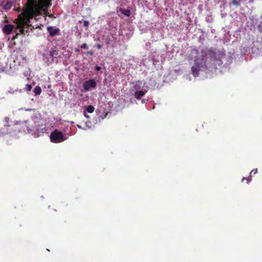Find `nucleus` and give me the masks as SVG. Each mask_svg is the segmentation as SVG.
<instances>
[{
	"mask_svg": "<svg viewBox=\"0 0 262 262\" xmlns=\"http://www.w3.org/2000/svg\"><path fill=\"white\" fill-rule=\"evenodd\" d=\"M27 4V8L15 20L16 35L28 32V31L25 29L32 26L31 20L33 19L37 20L42 13L46 12L51 5L50 0H38L37 3L31 0L28 1Z\"/></svg>",
	"mask_w": 262,
	"mask_h": 262,
	"instance_id": "1",
	"label": "nucleus"
},
{
	"mask_svg": "<svg viewBox=\"0 0 262 262\" xmlns=\"http://www.w3.org/2000/svg\"><path fill=\"white\" fill-rule=\"evenodd\" d=\"M29 111L31 115V121L21 122L19 125L23 127V130L31 134L34 137L42 136L46 131V127L42 123V120L40 114L35 109H25Z\"/></svg>",
	"mask_w": 262,
	"mask_h": 262,
	"instance_id": "2",
	"label": "nucleus"
},
{
	"mask_svg": "<svg viewBox=\"0 0 262 262\" xmlns=\"http://www.w3.org/2000/svg\"><path fill=\"white\" fill-rule=\"evenodd\" d=\"M207 57L202 52L199 54L195 58L194 64L191 67V72L194 77L199 75L200 71L206 69V61Z\"/></svg>",
	"mask_w": 262,
	"mask_h": 262,
	"instance_id": "3",
	"label": "nucleus"
},
{
	"mask_svg": "<svg viewBox=\"0 0 262 262\" xmlns=\"http://www.w3.org/2000/svg\"><path fill=\"white\" fill-rule=\"evenodd\" d=\"M18 124L14 123L9 118L5 117L4 118V127L0 130V137L6 135L8 133L12 135H14L12 130H15L17 129Z\"/></svg>",
	"mask_w": 262,
	"mask_h": 262,
	"instance_id": "4",
	"label": "nucleus"
},
{
	"mask_svg": "<svg viewBox=\"0 0 262 262\" xmlns=\"http://www.w3.org/2000/svg\"><path fill=\"white\" fill-rule=\"evenodd\" d=\"M68 139V137L64 136L61 132L57 129L55 130L50 135V140L54 143H60Z\"/></svg>",
	"mask_w": 262,
	"mask_h": 262,
	"instance_id": "5",
	"label": "nucleus"
},
{
	"mask_svg": "<svg viewBox=\"0 0 262 262\" xmlns=\"http://www.w3.org/2000/svg\"><path fill=\"white\" fill-rule=\"evenodd\" d=\"M145 86V83L143 82L142 81H137L132 83V86L130 89L131 92H136L138 91H140L143 90V88Z\"/></svg>",
	"mask_w": 262,
	"mask_h": 262,
	"instance_id": "6",
	"label": "nucleus"
},
{
	"mask_svg": "<svg viewBox=\"0 0 262 262\" xmlns=\"http://www.w3.org/2000/svg\"><path fill=\"white\" fill-rule=\"evenodd\" d=\"M96 86V83L94 79H90L85 81L83 84V86L85 91H88L91 89L95 88Z\"/></svg>",
	"mask_w": 262,
	"mask_h": 262,
	"instance_id": "7",
	"label": "nucleus"
},
{
	"mask_svg": "<svg viewBox=\"0 0 262 262\" xmlns=\"http://www.w3.org/2000/svg\"><path fill=\"white\" fill-rule=\"evenodd\" d=\"M0 6L6 10H8L12 6V3L9 0H3L0 4Z\"/></svg>",
	"mask_w": 262,
	"mask_h": 262,
	"instance_id": "8",
	"label": "nucleus"
},
{
	"mask_svg": "<svg viewBox=\"0 0 262 262\" xmlns=\"http://www.w3.org/2000/svg\"><path fill=\"white\" fill-rule=\"evenodd\" d=\"M53 53L51 51L48 52L47 54L43 56V60L49 64L53 60Z\"/></svg>",
	"mask_w": 262,
	"mask_h": 262,
	"instance_id": "9",
	"label": "nucleus"
},
{
	"mask_svg": "<svg viewBox=\"0 0 262 262\" xmlns=\"http://www.w3.org/2000/svg\"><path fill=\"white\" fill-rule=\"evenodd\" d=\"M13 29V26L12 25L7 24L5 25L3 30L5 33L7 34H9L11 33Z\"/></svg>",
	"mask_w": 262,
	"mask_h": 262,
	"instance_id": "10",
	"label": "nucleus"
},
{
	"mask_svg": "<svg viewBox=\"0 0 262 262\" xmlns=\"http://www.w3.org/2000/svg\"><path fill=\"white\" fill-rule=\"evenodd\" d=\"M47 30L51 36H54L59 33V30L53 27H48Z\"/></svg>",
	"mask_w": 262,
	"mask_h": 262,
	"instance_id": "11",
	"label": "nucleus"
},
{
	"mask_svg": "<svg viewBox=\"0 0 262 262\" xmlns=\"http://www.w3.org/2000/svg\"><path fill=\"white\" fill-rule=\"evenodd\" d=\"M146 91L141 90L134 92V96L137 99H139L141 97L143 96L146 93Z\"/></svg>",
	"mask_w": 262,
	"mask_h": 262,
	"instance_id": "12",
	"label": "nucleus"
},
{
	"mask_svg": "<svg viewBox=\"0 0 262 262\" xmlns=\"http://www.w3.org/2000/svg\"><path fill=\"white\" fill-rule=\"evenodd\" d=\"M85 112L92 113L94 111V107L91 105H88L85 109Z\"/></svg>",
	"mask_w": 262,
	"mask_h": 262,
	"instance_id": "13",
	"label": "nucleus"
},
{
	"mask_svg": "<svg viewBox=\"0 0 262 262\" xmlns=\"http://www.w3.org/2000/svg\"><path fill=\"white\" fill-rule=\"evenodd\" d=\"M41 92V88L39 86H36L34 88V93L35 95H40Z\"/></svg>",
	"mask_w": 262,
	"mask_h": 262,
	"instance_id": "14",
	"label": "nucleus"
},
{
	"mask_svg": "<svg viewBox=\"0 0 262 262\" xmlns=\"http://www.w3.org/2000/svg\"><path fill=\"white\" fill-rule=\"evenodd\" d=\"M242 0H232V4L237 7L240 5V2Z\"/></svg>",
	"mask_w": 262,
	"mask_h": 262,
	"instance_id": "15",
	"label": "nucleus"
},
{
	"mask_svg": "<svg viewBox=\"0 0 262 262\" xmlns=\"http://www.w3.org/2000/svg\"><path fill=\"white\" fill-rule=\"evenodd\" d=\"M32 89V86L31 85L29 84H26V89L28 91H30Z\"/></svg>",
	"mask_w": 262,
	"mask_h": 262,
	"instance_id": "16",
	"label": "nucleus"
},
{
	"mask_svg": "<svg viewBox=\"0 0 262 262\" xmlns=\"http://www.w3.org/2000/svg\"><path fill=\"white\" fill-rule=\"evenodd\" d=\"M81 48L84 49H88V46L86 43H83L81 45Z\"/></svg>",
	"mask_w": 262,
	"mask_h": 262,
	"instance_id": "17",
	"label": "nucleus"
},
{
	"mask_svg": "<svg viewBox=\"0 0 262 262\" xmlns=\"http://www.w3.org/2000/svg\"><path fill=\"white\" fill-rule=\"evenodd\" d=\"M89 25V23L88 21L85 20L83 22V25L84 27H87Z\"/></svg>",
	"mask_w": 262,
	"mask_h": 262,
	"instance_id": "18",
	"label": "nucleus"
},
{
	"mask_svg": "<svg viewBox=\"0 0 262 262\" xmlns=\"http://www.w3.org/2000/svg\"><path fill=\"white\" fill-rule=\"evenodd\" d=\"M124 14H125L126 16H129V15H130V11L129 10H126L124 12Z\"/></svg>",
	"mask_w": 262,
	"mask_h": 262,
	"instance_id": "19",
	"label": "nucleus"
},
{
	"mask_svg": "<svg viewBox=\"0 0 262 262\" xmlns=\"http://www.w3.org/2000/svg\"><path fill=\"white\" fill-rule=\"evenodd\" d=\"M83 114L85 117H86V118H89V116L86 114L85 111H84Z\"/></svg>",
	"mask_w": 262,
	"mask_h": 262,
	"instance_id": "20",
	"label": "nucleus"
},
{
	"mask_svg": "<svg viewBox=\"0 0 262 262\" xmlns=\"http://www.w3.org/2000/svg\"><path fill=\"white\" fill-rule=\"evenodd\" d=\"M257 169H255L252 170L250 173H251L252 172H254V173L255 174L256 173H257Z\"/></svg>",
	"mask_w": 262,
	"mask_h": 262,
	"instance_id": "21",
	"label": "nucleus"
},
{
	"mask_svg": "<svg viewBox=\"0 0 262 262\" xmlns=\"http://www.w3.org/2000/svg\"><path fill=\"white\" fill-rule=\"evenodd\" d=\"M90 124V122H86L85 123L86 124V126L88 128H91V126L89 125Z\"/></svg>",
	"mask_w": 262,
	"mask_h": 262,
	"instance_id": "22",
	"label": "nucleus"
},
{
	"mask_svg": "<svg viewBox=\"0 0 262 262\" xmlns=\"http://www.w3.org/2000/svg\"><path fill=\"white\" fill-rule=\"evenodd\" d=\"M95 69L97 71H99L101 69V67H99V66H97V67H95Z\"/></svg>",
	"mask_w": 262,
	"mask_h": 262,
	"instance_id": "23",
	"label": "nucleus"
},
{
	"mask_svg": "<svg viewBox=\"0 0 262 262\" xmlns=\"http://www.w3.org/2000/svg\"><path fill=\"white\" fill-rule=\"evenodd\" d=\"M77 126L79 128H80V129H85L86 128H82L80 125H77Z\"/></svg>",
	"mask_w": 262,
	"mask_h": 262,
	"instance_id": "24",
	"label": "nucleus"
},
{
	"mask_svg": "<svg viewBox=\"0 0 262 262\" xmlns=\"http://www.w3.org/2000/svg\"><path fill=\"white\" fill-rule=\"evenodd\" d=\"M146 101H147V100H146V99H142V102L143 103H145Z\"/></svg>",
	"mask_w": 262,
	"mask_h": 262,
	"instance_id": "25",
	"label": "nucleus"
},
{
	"mask_svg": "<svg viewBox=\"0 0 262 262\" xmlns=\"http://www.w3.org/2000/svg\"><path fill=\"white\" fill-rule=\"evenodd\" d=\"M251 180H252V179H251V177L250 176V177L248 178V180H248V182H250V181H251Z\"/></svg>",
	"mask_w": 262,
	"mask_h": 262,
	"instance_id": "26",
	"label": "nucleus"
},
{
	"mask_svg": "<svg viewBox=\"0 0 262 262\" xmlns=\"http://www.w3.org/2000/svg\"><path fill=\"white\" fill-rule=\"evenodd\" d=\"M97 47H98V48L99 49H100V48H101V46H100V45H98Z\"/></svg>",
	"mask_w": 262,
	"mask_h": 262,
	"instance_id": "27",
	"label": "nucleus"
},
{
	"mask_svg": "<svg viewBox=\"0 0 262 262\" xmlns=\"http://www.w3.org/2000/svg\"><path fill=\"white\" fill-rule=\"evenodd\" d=\"M75 51H76V52H79V50L78 49H77V50H76Z\"/></svg>",
	"mask_w": 262,
	"mask_h": 262,
	"instance_id": "28",
	"label": "nucleus"
},
{
	"mask_svg": "<svg viewBox=\"0 0 262 262\" xmlns=\"http://www.w3.org/2000/svg\"><path fill=\"white\" fill-rule=\"evenodd\" d=\"M245 179H246V178H243V179H242V181H244V180H245Z\"/></svg>",
	"mask_w": 262,
	"mask_h": 262,
	"instance_id": "29",
	"label": "nucleus"
},
{
	"mask_svg": "<svg viewBox=\"0 0 262 262\" xmlns=\"http://www.w3.org/2000/svg\"><path fill=\"white\" fill-rule=\"evenodd\" d=\"M194 52L196 53V50H194Z\"/></svg>",
	"mask_w": 262,
	"mask_h": 262,
	"instance_id": "30",
	"label": "nucleus"
}]
</instances>
